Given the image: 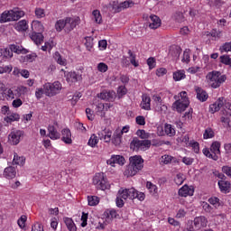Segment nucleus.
Segmentation results:
<instances>
[{"instance_id": "nucleus-29", "label": "nucleus", "mask_w": 231, "mask_h": 231, "mask_svg": "<svg viewBox=\"0 0 231 231\" xmlns=\"http://www.w3.org/2000/svg\"><path fill=\"white\" fill-rule=\"evenodd\" d=\"M21 116L17 113H11L4 118V122L6 124H13V122H19Z\"/></svg>"}, {"instance_id": "nucleus-11", "label": "nucleus", "mask_w": 231, "mask_h": 231, "mask_svg": "<svg viewBox=\"0 0 231 231\" xmlns=\"http://www.w3.org/2000/svg\"><path fill=\"white\" fill-rule=\"evenodd\" d=\"M128 55L130 60H128L127 56H123V58L121 59L122 66H124V68H127L132 64L133 66H134V68H138L140 64L138 63V61H136V54H134L133 51L128 50Z\"/></svg>"}, {"instance_id": "nucleus-57", "label": "nucleus", "mask_w": 231, "mask_h": 231, "mask_svg": "<svg viewBox=\"0 0 231 231\" xmlns=\"http://www.w3.org/2000/svg\"><path fill=\"white\" fill-rule=\"evenodd\" d=\"M220 62L222 64H225L226 66H230L231 67L230 56H228V55H222V56H220Z\"/></svg>"}, {"instance_id": "nucleus-20", "label": "nucleus", "mask_w": 231, "mask_h": 231, "mask_svg": "<svg viewBox=\"0 0 231 231\" xmlns=\"http://www.w3.org/2000/svg\"><path fill=\"white\" fill-rule=\"evenodd\" d=\"M30 39L36 44L37 46L42 44L44 42V35H42V32H32L30 34Z\"/></svg>"}, {"instance_id": "nucleus-1", "label": "nucleus", "mask_w": 231, "mask_h": 231, "mask_svg": "<svg viewBox=\"0 0 231 231\" xmlns=\"http://www.w3.org/2000/svg\"><path fill=\"white\" fill-rule=\"evenodd\" d=\"M130 164L125 171V176L127 178L136 176L138 174L139 171H142L143 169V158H142L140 155H134L133 157H130Z\"/></svg>"}, {"instance_id": "nucleus-58", "label": "nucleus", "mask_w": 231, "mask_h": 231, "mask_svg": "<svg viewBox=\"0 0 231 231\" xmlns=\"http://www.w3.org/2000/svg\"><path fill=\"white\" fill-rule=\"evenodd\" d=\"M12 69H14L12 65L0 66V74L3 75V73H12Z\"/></svg>"}, {"instance_id": "nucleus-44", "label": "nucleus", "mask_w": 231, "mask_h": 231, "mask_svg": "<svg viewBox=\"0 0 231 231\" xmlns=\"http://www.w3.org/2000/svg\"><path fill=\"white\" fill-rule=\"evenodd\" d=\"M146 189H148L150 194H158V186L151 181L146 182Z\"/></svg>"}, {"instance_id": "nucleus-41", "label": "nucleus", "mask_w": 231, "mask_h": 231, "mask_svg": "<svg viewBox=\"0 0 231 231\" xmlns=\"http://www.w3.org/2000/svg\"><path fill=\"white\" fill-rule=\"evenodd\" d=\"M110 6L114 14H120V12H122V4L118 3V1L112 2Z\"/></svg>"}, {"instance_id": "nucleus-35", "label": "nucleus", "mask_w": 231, "mask_h": 231, "mask_svg": "<svg viewBox=\"0 0 231 231\" xmlns=\"http://www.w3.org/2000/svg\"><path fill=\"white\" fill-rule=\"evenodd\" d=\"M184 79H187L184 69H180L173 72V80H175V82H180V80H184Z\"/></svg>"}, {"instance_id": "nucleus-54", "label": "nucleus", "mask_w": 231, "mask_h": 231, "mask_svg": "<svg viewBox=\"0 0 231 231\" xmlns=\"http://www.w3.org/2000/svg\"><path fill=\"white\" fill-rule=\"evenodd\" d=\"M134 6V2L133 0H126L121 3V9L125 10L127 8H133Z\"/></svg>"}, {"instance_id": "nucleus-32", "label": "nucleus", "mask_w": 231, "mask_h": 231, "mask_svg": "<svg viewBox=\"0 0 231 231\" xmlns=\"http://www.w3.org/2000/svg\"><path fill=\"white\" fill-rule=\"evenodd\" d=\"M63 221L69 231H77V226L71 217H64Z\"/></svg>"}, {"instance_id": "nucleus-6", "label": "nucleus", "mask_w": 231, "mask_h": 231, "mask_svg": "<svg viewBox=\"0 0 231 231\" xmlns=\"http://www.w3.org/2000/svg\"><path fill=\"white\" fill-rule=\"evenodd\" d=\"M151 140H140L138 137H134L130 143V149L135 152H145L151 149Z\"/></svg>"}, {"instance_id": "nucleus-59", "label": "nucleus", "mask_w": 231, "mask_h": 231, "mask_svg": "<svg viewBox=\"0 0 231 231\" xmlns=\"http://www.w3.org/2000/svg\"><path fill=\"white\" fill-rule=\"evenodd\" d=\"M172 160H174V157L171 155H162V163H164V165H169V163H172Z\"/></svg>"}, {"instance_id": "nucleus-30", "label": "nucleus", "mask_w": 231, "mask_h": 231, "mask_svg": "<svg viewBox=\"0 0 231 231\" xmlns=\"http://www.w3.org/2000/svg\"><path fill=\"white\" fill-rule=\"evenodd\" d=\"M16 32H26L28 30V22L26 20L19 21L14 24Z\"/></svg>"}, {"instance_id": "nucleus-49", "label": "nucleus", "mask_w": 231, "mask_h": 231, "mask_svg": "<svg viewBox=\"0 0 231 231\" xmlns=\"http://www.w3.org/2000/svg\"><path fill=\"white\" fill-rule=\"evenodd\" d=\"M88 201L89 207H97V205L100 203V199H98V197L97 196L88 197Z\"/></svg>"}, {"instance_id": "nucleus-24", "label": "nucleus", "mask_w": 231, "mask_h": 231, "mask_svg": "<svg viewBox=\"0 0 231 231\" xmlns=\"http://www.w3.org/2000/svg\"><path fill=\"white\" fill-rule=\"evenodd\" d=\"M98 98L101 100H108L109 102L115 100V91L104 90L101 93L97 94Z\"/></svg>"}, {"instance_id": "nucleus-51", "label": "nucleus", "mask_w": 231, "mask_h": 231, "mask_svg": "<svg viewBox=\"0 0 231 231\" xmlns=\"http://www.w3.org/2000/svg\"><path fill=\"white\" fill-rule=\"evenodd\" d=\"M85 41H86L85 46H86L87 50L88 51H91V50H93V45H94V43H93V41H94L93 37L87 36V37H85Z\"/></svg>"}, {"instance_id": "nucleus-55", "label": "nucleus", "mask_w": 231, "mask_h": 231, "mask_svg": "<svg viewBox=\"0 0 231 231\" xmlns=\"http://www.w3.org/2000/svg\"><path fill=\"white\" fill-rule=\"evenodd\" d=\"M34 14L37 19H42V17H46V12L41 7H37L34 11Z\"/></svg>"}, {"instance_id": "nucleus-50", "label": "nucleus", "mask_w": 231, "mask_h": 231, "mask_svg": "<svg viewBox=\"0 0 231 231\" xmlns=\"http://www.w3.org/2000/svg\"><path fill=\"white\" fill-rule=\"evenodd\" d=\"M134 199H138L139 201H143L145 199V193L140 192L134 189Z\"/></svg>"}, {"instance_id": "nucleus-26", "label": "nucleus", "mask_w": 231, "mask_h": 231, "mask_svg": "<svg viewBox=\"0 0 231 231\" xmlns=\"http://www.w3.org/2000/svg\"><path fill=\"white\" fill-rule=\"evenodd\" d=\"M16 174H17V171H15V167H14V166H9L5 169L4 176L7 180H14V178H15Z\"/></svg>"}, {"instance_id": "nucleus-23", "label": "nucleus", "mask_w": 231, "mask_h": 231, "mask_svg": "<svg viewBox=\"0 0 231 231\" xmlns=\"http://www.w3.org/2000/svg\"><path fill=\"white\" fill-rule=\"evenodd\" d=\"M195 91L197 93V98L199 100V102H207L208 100V93L205 91L200 87H195Z\"/></svg>"}, {"instance_id": "nucleus-43", "label": "nucleus", "mask_w": 231, "mask_h": 231, "mask_svg": "<svg viewBox=\"0 0 231 231\" xmlns=\"http://www.w3.org/2000/svg\"><path fill=\"white\" fill-rule=\"evenodd\" d=\"M111 108V104L109 103H98L97 105V113H102L103 111H107V109H110Z\"/></svg>"}, {"instance_id": "nucleus-17", "label": "nucleus", "mask_w": 231, "mask_h": 231, "mask_svg": "<svg viewBox=\"0 0 231 231\" xmlns=\"http://www.w3.org/2000/svg\"><path fill=\"white\" fill-rule=\"evenodd\" d=\"M134 188H131V189H121L118 190L117 195L119 196V198H123V199H134Z\"/></svg>"}, {"instance_id": "nucleus-21", "label": "nucleus", "mask_w": 231, "mask_h": 231, "mask_svg": "<svg viewBox=\"0 0 231 231\" xmlns=\"http://www.w3.org/2000/svg\"><path fill=\"white\" fill-rule=\"evenodd\" d=\"M150 21L149 28H151V30H157V28L162 26V19H160L156 14L150 15Z\"/></svg>"}, {"instance_id": "nucleus-28", "label": "nucleus", "mask_w": 231, "mask_h": 231, "mask_svg": "<svg viewBox=\"0 0 231 231\" xmlns=\"http://www.w3.org/2000/svg\"><path fill=\"white\" fill-rule=\"evenodd\" d=\"M32 32H35L37 33H42L44 32V25L38 20H34L32 22Z\"/></svg>"}, {"instance_id": "nucleus-3", "label": "nucleus", "mask_w": 231, "mask_h": 231, "mask_svg": "<svg viewBox=\"0 0 231 231\" xmlns=\"http://www.w3.org/2000/svg\"><path fill=\"white\" fill-rule=\"evenodd\" d=\"M21 17H24V11L14 8L13 10H5L0 14V23H12V21H19Z\"/></svg>"}, {"instance_id": "nucleus-33", "label": "nucleus", "mask_w": 231, "mask_h": 231, "mask_svg": "<svg viewBox=\"0 0 231 231\" xmlns=\"http://www.w3.org/2000/svg\"><path fill=\"white\" fill-rule=\"evenodd\" d=\"M91 19L96 24H102V14H100V10H94L91 14Z\"/></svg>"}, {"instance_id": "nucleus-56", "label": "nucleus", "mask_w": 231, "mask_h": 231, "mask_svg": "<svg viewBox=\"0 0 231 231\" xmlns=\"http://www.w3.org/2000/svg\"><path fill=\"white\" fill-rule=\"evenodd\" d=\"M181 62H185L186 64L190 62V50L184 51Z\"/></svg>"}, {"instance_id": "nucleus-25", "label": "nucleus", "mask_w": 231, "mask_h": 231, "mask_svg": "<svg viewBox=\"0 0 231 231\" xmlns=\"http://www.w3.org/2000/svg\"><path fill=\"white\" fill-rule=\"evenodd\" d=\"M141 108L144 111H151V97L147 94L142 96Z\"/></svg>"}, {"instance_id": "nucleus-48", "label": "nucleus", "mask_w": 231, "mask_h": 231, "mask_svg": "<svg viewBox=\"0 0 231 231\" xmlns=\"http://www.w3.org/2000/svg\"><path fill=\"white\" fill-rule=\"evenodd\" d=\"M13 162L14 163H15V165H24V162H26V159H24V157L19 156L17 153L14 152Z\"/></svg>"}, {"instance_id": "nucleus-5", "label": "nucleus", "mask_w": 231, "mask_h": 231, "mask_svg": "<svg viewBox=\"0 0 231 231\" xmlns=\"http://www.w3.org/2000/svg\"><path fill=\"white\" fill-rule=\"evenodd\" d=\"M202 152L207 158H209V160L217 162L219 160V156H221V143H219V141H214L210 147L204 148Z\"/></svg>"}, {"instance_id": "nucleus-9", "label": "nucleus", "mask_w": 231, "mask_h": 231, "mask_svg": "<svg viewBox=\"0 0 231 231\" xmlns=\"http://www.w3.org/2000/svg\"><path fill=\"white\" fill-rule=\"evenodd\" d=\"M23 138H24V131L16 128H13L8 134V142L11 145H19Z\"/></svg>"}, {"instance_id": "nucleus-12", "label": "nucleus", "mask_w": 231, "mask_h": 231, "mask_svg": "<svg viewBox=\"0 0 231 231\" xmlns=\"http://www.w3.org/2000/svg\"><path fill=\"white\" fill-rule=\"evenodd\" d=\"M57 127H59V123L54 122L53 125H49L47 127L48 134L47 136L51 140H60V133L57 130Z\"/></svg>"}, {"instance_id": "nucleus-60", "label": "nucleus", "mask_w": 231, "mask_h": 231, "mask_svg": "<svg viewBox=\"0 0 231 231\" xmlns=\"http://www.w3.org/2000/svg\"><path fill=\"white\" fill-rule=\"evenodd\" d=\"M42 95H46L44 87L36 88L35 97L37 100H41V98H42Z\"/></svg>"}, {"instance_id": "nucleus-7", "label": "nucleus", "mask_w": 231, "mask_h": 231, "mask_svg": "<svg viewBox=\"0 0 231 231\" xmlns=\"http://www.w3.org/2000/svg\"><path fill=\"white\" fill-rule=\"evenodd\" d=\"M43 89L46 97H55L62 90V84L59 81H54L53 83L48 82L43 85Z\"/></svg>"}, {"instance_id": "nucleus-34", "label": "nucleus", "mask_w": 231, "mask_h": 231, "mask_svg": "<svg viewBox=\"0 0 231 231\" xmlns=\"http://www.w3.org/2000/svg\"><path fill=\"white\" fill-rule=\"evenodd\" d=\"M152 100L159 106L160 111H167V106L163 105L162 97L160 95H153Z\"/></svg>"}, {"instance_id": "nucleus-4", "label": "nucleus", "mask_w": 231, "mask_h": 231, "mask_svg": "<svg viewBox=\"0 0 231 231\" xmlns=\"http://www.w3.org/2000/svg\"><path fill=\"white\" fill-rule=\"evenodd\" d=\"M180 96H174L175 102L172 104V107L177 113H183L190 102L189 101V97H187L186 91H181Z\"/></svg>"}, {"instance_id": "nucleus-37", "label": "nucleus", "mask_w": 231, "mask_h": 231, "mask_svg": "<svg viewBox=\"0 0 231 231\" xmlns=\"http://www.w3.org/2000/svg\"><path fill=\"white\" fill-rule=\"evenodd\" d=\"M122 136L121 132L116 130L112 137V143H114V145H120V143H122Z\"/></svg>"}, {"instance_id": "nucleus-45", "label": "nucleus", "mask_w": 231, "mask_h": 231, "mask_svg": "<svg viewBox=\"0 0 231 231\" xmlns=\"http://www.w3.org/2000/svg\"><path fill=\"white\" fill-rule=\"evenodd\" d=\"M136 135L141 138V140H149L151 138V134L145 132V130H137Z\"/></svg>"}, {"instance_id": "nucleus-42", "label": "nucleus", "mask_w": 231, "mask_h": 231, "mask_svg": "<svg viewBox=\"0 0 231 231\" xmlns=\"http://www.w3.org/2000/svg\"><path fill=\"white\" fill-rule=\"evenodd\" d=\"M164 133L167 136H174V134H176V130L172 127V125L165 124Z\"/></svg>"}, {"instance_id": "nucleus-27", "label": "nucleus", "mask_w": 231, "mask_h": 231, "mask_svg": "<svg viewBox=\"0 0 231 231\" xmlns=\"http://www.w3.org/2000/svg\"><path fill=\"white\" fill-rule=\"evenodd\" d=\"M220 192H224L225 194H228L230 192L231 183L228 180H218L217 183Z\"/></svg>"}, {"instance_id": "nucleus-14", "label": "nucleus", "mask_w": 231, "mask_h": 231, "mask_svg": "<svg viewBox=\"0 0 231 231\" xmlns=\"http://www.w3.org/2000/svg\"><path fill=\"white\" fill-rule=\"evenodd\" d=\"M178 195L180 198H188V196H194V186L184 184L179 190Z\"/></svg>"}, {"instance_id": "nucleus-38", "label": "nucleus", "mask_w": 231, "mask_h": 231, "mask_svg": "<svg viewBox=\"0 0 231 231\" xmlns=\"http://www.w3.org/2000/svg\"><path fill=\"white\" fill-rule=\"evenodd\" d=\"M53 58H54V60H56L57 64H60V66H66V64H68V61L66 60V59L62 58V56L59 51H56L54 53Z\"/></svg>"}, {"instance_id": "nucleus-13", "label": "nucleus", "mask_w": 231, "mask_h": 231, "mask_svg": "<svg viewBox=\"0 0 231 231\" xmlns=\"http://www.w3.org/2000/svg\"><path fill=\"white\" fill-rule=\"evenodd\" d=\"M61 72L64 73V77L69 86H71V84H75V82L82 80V75L77 74V72H66L64 69H61Z\"/></svg>"}, {"instance_id": "nucleus-16", "label": "nucleus", "mask_w": 231, "mask_h": 231, "mask_svg": "<svg viewBox=\"0 0 231 231\" xmlns=\"http://www.w3.org/2000/svg\"><path fill=\"white\" fill-rule=\"evenodd\" d=\"M193 223L196 230H201V228H205L208 225V219L206 217L200 216L195 217Z\"/></svg>"}, {"instance_id": "nucleus-40", "label": "nucleus", "mask_w": 231, "mask_h": 231, "mask_svg": "<svg viewBox=\"0 0 231 231\" xmlns=\"http://www.w3.org/2000/svg\"><path fill=\"white\" fill-rule=\"evenodd\" d=\"M216 136V133L214 132V129L208 127L205 129L203 134V139L204 140H210V138H214Z\"/></svg>"}, {"instance_id": "nucleus-64", "label": "nucleus", "mask_w": 231, "mask_h": 231, "mask_svg": "<svg viewBox=\"0 0 231 231\" xmlns=\"http://www.w3.org/2000/svg\"><path fill=\"white\" fill-rule=\"evenodd\" d=\"M147 64L149 66V69H154L156 68V59L151 57L147 60Z\"/></svg>"}, {"instance_id": "nucleus-10", "label": "nucleus", "mask_w": 231, "mask_h": 231, "mask_svg": "<svg viewBox=\"0 0 231 231\" xmlns=\"http://www.w3.org/2000/svg\"><path fill=\"white\" fill-rule=\"evenodd\" d=\"M80 24V17H66L65 18V32L69 33V32H73L77 26Z\"/></svg>"}, {"instance_id": "nucleus-52", "label": "nucleus", "mask_w": 231, "mask_h": 231, "mask_svg": "<svg viewBox=\"0 0 231 231\" xmlns=\"http://www.w3.org/2000/svg\"><path fill=\"white\" fill-rule=\"evenodd\" d=\"M185 181V175L182 173H178L174 178V182L176 185H183V182Z\"/></svg>"}, {"instance_id": "nucleus-61", "label": "nucleus", "mask_w": 231, "mask_h": 231, "mask_svg": "<svg viewBox=\"0 0 231 231\" xmlns=\"http://www.w3.org/2000/svg\"><path fill=\"white\" fill-rule=\"evenodd\" d=\"M28 219V217L24 215H23L17 221L18 223V226H20V228H24V226H26V220Z\"/></svg>"}, {"instance_id": "nucleus-39", "label": "nucleus", "mask_w": 231, "mask_h": 231, "mask_svg": "<svg viewBox=\"0 0 231 231\" xmlns=\"http://www.w3.org/2000/svg\"><path fill=\"white\" fill-rule=\"evenodd\" d=\"M0 57L4 59H12L14 57V53L12 52L10 47L5 49H0Z\"/></svg>"}, {"instance_id": "nucleus-19", "label": "nucleus", "mask_w": 231, "mask_h": 231, "mask_svg": "<svg viewBox=\"0 0 231 231\" xmlns=\"http://www.w3.org/2000/svg\"><path fill=\"white\" fill-rule=\"evenodd\" d=\"M225 106V97H218V99L209 106L210 113H217L221 107Z\"/></svg>"}, {"instance_id": "nucleus-18", "label": "nucleus", "mask_w": 231, "mask_h": 231, "mask_svg": "<svg viewBox=\"0 0 231 231\" xmlns=\"http://www.w3.org/2000/svg\"><path fill=\"white\" fill-rule=\"evenodd\" d=\"M61 141L67 145H71L73 140L71 139V130L69 128H63L61 130Z\"/></svg>"}, {"instance_id": "nucleus-22", "label": "nucleus", "mask_w": 231, "mask_h": 231, "mask_svg": "<svg viewBox=\"0 0 231 231\" xmlns=\"http://www.w3.org/2000/svg\"><path fill=\"white\" fill-rule=\"evenodd\" d=\"M100 140H104L106 143H109L113 140V132L109 129H105L98 133Z\"/></svg>"}, {"instance_id": "nucleus-47", "label": "nucleus", "mask_w": 231, "mask_h": 231, "mask_svg": "<svg viewBox=\"0 0 231 231\" xmlns=\"http://www.w3.org/2000/svg\"><path fill=\"white\" fill-rule=\"evenodd\" d=\"M97 144L98 137L97 136V134H93L88 139V145H89V147H97Z\"/></svg>"}, {"instance_id": "nucleus-63", "label": "nucleus", "mask_w": 231, "mask_h": 231, "mask_svg": "<svg viewBox=\"0 0 231 231\" xmlns=\"http://www.w3.org/2000/svg\"><path fill=\"white\" fill-rule=\"evenodd\" d=\"M88 214L86 212H82V216H81V226L82 228H86V226H88Z\"/></svg>"}, {"instance_id": "nucleus-15", "label": "nucleus", "mask_w": 231, "mask_h": 231, "mask_svg": "<svg viewBox=\"0 0 231 231\" xmlns=\"http://www.w3.org/2000/svg\"><path fill=\"white\" fill-rule=\"evenodd\" d=\"M106 163L110 165V167H115V165H125V158L122 155H112L110 159L106 161Z\"/></svg>"}, {"instance_id": "nucleus-62", "label": "nucleus", "mask_w": 231, "mask_h": 231, "mask_svg": "<svg viewBox=\"0 0 231 231\" xmlns=\"http://www.w3.org/2000/svg\"><path fill=\"white\" fill-rule=\"evenodd\" d=\"M118 216V213L115 209H110L106 212V219H115Z\"/></svg>"}, {"instance_id": "nucleus-31", "label": "nucleus", "mask_w": 231, "mask_h": 231, "mask_svg": "<svg viewBox=\"0 0 231 231\" xmlns=\"http://www.w3.org/2000/svg\"><path fill=\"white\" fill-rule=\"evenodd\" d=\"M10 49L12 53H17L18 55H21V53L23 55L28 53V50L23 48V46L12 44L10 45Z\"/></svg>"}, {"instance_id": "nucleus-8", "label": "nucleus", "mask_w": 231, "mask_h": 231, "mask_svg": "<svg viewBox=\"0 0 231 231\" xmlns=\"http://www.w3.org/2000/svg\"><path fill=\"white\" fill-rule=\"evenodd\" d=\"M93 184L100 190H106V189H109V182H107V178L103 172L96 173L93 178Z\"/></svg>"}, {"instance_id": "nucleus-53", "label": "nucleus", "mask_w": 231, "mask_h": 231, "mask_svg": "<svg viewBox=\"0 0 231 231\" xmlns=\"http://www.w3.org/2000/svg\"><path fill=\"white\" fill-rule=\"evenodd\" d=\"M97 71H99V73H106V72H107V69H109V67L105 62H99L97 64Z\"/></svg>"}, {"instance_id": "nucleus-2", "label": "nucleus", "mask_w": 231, "mask_h": 231, "mask_svg": "<svg viewBox=\"0 0 231 231\" xmlns=\"http://www.w3.org/2000/svg\"><path fill=\"white\" fill-rule=\"evenodd\" d=\"M206 79L208 86H210V88L213 89L221 88V85L226 82V75L221 74V72L217 70L208 72L206 76Z\"/></svg>"}, {"instance_id": "nucleus-36", "label": "nucleus", "mask_w": 231, "mask_h": 231, "mask_svg": "<svg viewBox=\"0 0 231 231\" xmlns=\"http://www.w3.org/2000/svg\"><path fill=\"white\" fill-rule=\"evenodd\" d=\"M169 55L173 59H180V55H181V49L177 46H172L170 49Z\"/></svg>"}, {"instance_id": "nucleus-46", "label": "nucleus", "mask_w": 231, "mask_h": 231, "mask_svg": "<svg viewBox=\"0 0 231 231\" xmlns=\"http://www.w3.org/2000/svg\"><path fill=\"white\" fill-rule=\"evenodd\" d=\"M55 29L58 32H62V30L66 31V20H58L55 23Z\"/></svg>"}]
</instances>
